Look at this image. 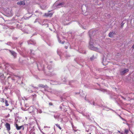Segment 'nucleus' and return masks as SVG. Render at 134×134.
<instances>
[{"mask_svg": "<svg viewBox=\"0 0 134 134\" xmlns=\"http://www.w3.org/2000/svg\"><path fill=\"white\" fill-rule=\"evenodd\" d=\"M5 126L8 131H9L10 129V124L8 123H7L5 124Z\"/></svg>", "mask_w": 134, "mask_h": 134, "instance_id": "1", "label": "nucleus"}, {"mask_svg": "<svg viewBox=\"0 0 134 134\" xmlns=\"http://www.w3.org/2000/svg\"><path fill=\"white\" fill-rule=\"evenodd\" d=\"M34 109L33 106H31L28 109V111L30 113H31L33 112L34 111Z\"/></svg>", "mask_w": 134, "mask_h": 134, "instance_id": "2", "label": "nucleus"}, {"mask_svg": "<svg viewBox=\"0 0 134 134\" xmlns=\"http://www.w3.org/2000/svg\"><path fill=\"white\" fill-rule=\"evenodd\" d=\"M129 71V69H125L123 71H121L120 72V74L121 75H124L125 73L128 72Z\"/></svg>", "mask_w": 134, "mask_h": 134, "instance_id": "3", "label": "nucleus"}, {"mask_svg": "<svg viewBox=\"0 0 134 134\" xmlns=\"http://www.w3.org/2000/svg\"><path fill=\"white\" fill-rule=\"evenodd\" d=\"M53 15V13H45L44 16L47 17L49 16L50 17H51Z\"/></svg>", "mask_w": 134, "mask_h": 134, "instance_id": "4", "label": "nucleus"}, {"mask_svg": "<svg viewBox=\"0 0 134 134\" xmlns=\"http://www.w3.org/2000/svg\"><path fill=\"white\" fill-rule=\"evenodd\" d=\"M17 4L20 5H25V2L24 1L19 2H17Z\"/></svg>", "mask_w": 134, "mask_h": 134, "instance_id": "5", "label": "nucleus"}, {"mask_svg": "<svg viewBox=\"0 0 134 134\" xmlns=\"http://www.w3.org/2000/svg\"><path fill=\"white\" fill-rule=\"evenodd\" d=\"M15 127L16 129L18 130H20L21 128L23 127V126L22 125L20 126H18V125L17 124H16L15 125Z\"/></svg>", "mask_w": 134, "mask_h": 134, "instance_id": "6", "label": "nucleus"}, {"mask_svg": "<svg viewBox=\"0 0 134 134\" xmlns=\"http://www.w3.org/2000/svg\"><path fill=\"white\" fill-rule=\"evenodd\" d=\"M9 51L12 54V55H13L14 57H15L16 56V53L15 52L11 51L10 50H9Z\"/></svg>", "mask_w": 134, "mask_h": 134, "instance_id": "7", "label": "nucleus"}, {"mask_svg": "<svg viewBox=\"0 0 134 134\" xmlns=\"http://www.w3.org/2000/svg\"><path fill=\"white\" fill-rule=\"evenodd\" d=\"M114 33L113 32H110L109 34V36L110 37H112L113 36V35H114Z\"/></svg>", "mask_w": 134, "mask_h": 134, "instance_id": "8", "label": "nucleus"}, {"mask_svg": "<svg viewBox=\"0 0 134 134\" xmlns=\"http://www.w3.org/2000/svg\"><path fill=\"white\" fill-rule=\"evenodd\" d=\"M38 86L40 87H41L42 88H44L45 87V86L41 84L39 85Z\"/></svg>", "mask_w": 134, "mask_h": 134, "instance_id": "9", "label": "nucleus"}, {"mask_svg": "<svg viewBox=\"0 0 134 134\" xmlns=\"http://www.w3.org/2000/svg\"><path fill=\"white\" fill-rule=\"evenodd\" d=\"M5 106H8L9 105V104L8 103V101L7 100H5Z\"/></svg>", "mask_w": 134, "mask_h": 134, "instance_id": "10", "label": "nucleus"}, {"mask_svg": "<svg viewBox=\"0 0 134 134\" xmlns=\"http://www.w3.org/2000/svg\"><path fill=\"white\" fill-rule=\"evenodd\" d=\"M56 126L58 127L60 130L62 129V128L58 124H56Z\"/></svg>", "mask_w": 134, "mask_h": 134, "instance_id": "11", "label": "nucleus"}, {"mask_svg": "<svg viewBox=\"0 0 134 134\" xmlns=\"http://www.w3.org/2000/svg\"><path fill=\"white\" fill-rule=\"evenodd\" d=\"M4 98H0V101L2 103H4Z\"/></svg>", "mask_w": 134, "mask_h": 134, "instance_id": "12", "label": "nucleus"}, {"mask_svg": "<svg viewBox=\"0 0 134 134\" xmlns=\"http://www.w3.org/2000/svg\"><path fill=\"white\" fill-rule=\"evenodd\" d=\"M129 132V131L127 129H125V133L127 134Z\"/></svg>", "mask_w": 134, "mask_h": 134, "instance_id": "13", "label": "nucleus"}, {"mask_svg": "<svg viewBox=\"0 0 134 134\" xmlns=\"http://www.w3.org/2000/svg\"><path fill=\"white\" fill-rule=\"evenodd\" d=\"M64 2L61 3H60L59 4H58V5H64Z\"/></svg>", "mask_w": 134, "mask_h": 134, "instance_id": "14", "label": "nucleus"}, {"mask_svg": "<svg viewBox=\"0 0 134 134\" xmlns=\"http://www.w3.org/2000/svg\"><path fill=\"white\" fill-rule=\"evenodd\" d=\"M94 58V57L93 56H92L91 58L90 59L91 60H92Z\"/></svg>", "mask_w": 134, "mask_h": 134, "instance_id": "15", "label": "nucleus"}, {"mask_svg": "<svg viewBox=\"0 0 134 134\" xmlns=\"http://www.w3.org/2000/svg\"><path fill=\"white\" fill-rule=\"evenodd\" d=\"M49 105H53L52 103H51V102L49 103Z\"/></svg>", "mask_w": 134, "mask_h": 134, "instance_id": "16", "label": "nucleus"}, {"mask_svg": "<svg viewBox=\"0 0 134 134\" xmlns=\"http://www.w3.org/2000/svg\"><path fill=\"white\" fill-rule=\"evenodd\" d=\"M32 96H34L35 97H36V95H35V94H34V95H32Z\"/></svg>", "mask_w": 134, "mask_h": 134, "instance_id": "17", "label": "nucleus"}, {"mask_svg": "<svg viewBox=\"0 0 134 134\" xmlns=\"http://www.w3.org/2000/svg\"><path fill=\"white\" fill-rule=\"evenodd\" d=\"M132 48L133 49H134V44H133V46H132Z\"/></svg>", "mask_w": 134, "mask_h": 134, "instance_id": "18", "label": "nucleus"}, {"mask_svg": "<svg viewBox=\"0 0 134 134\" xmlns=\"http://www.w3.org/2000/svg\"><path fill=\"white\" fill-rule=\"evenodd\" d=\"M65 48L66 49H67L68 48V47L66 46H65Z\"/></svg>", "mask_w": 134, "mask_h": 134, "instance_id": "19", "label": "nucleus"}, {"mask_svg": "<svg viewBox=\"0 0 134 134\" xmlns=\"http://www.w3.org/2000/svg\"><path fill=\"white\" fill-rule=\"evenodd\" d=\"M122 97V98H124V97Z\"/></svg>", "mask_w": 134, "mask_h": 134, "instance_id": "20", "label": "nucleus"}, {"mask_svg": "<svg viewBox=\"0 0 134 134\" xmlns=\"http://www.w3.org/2000/svg\"><path fill=\"white\" fill-rule=\"evenodd\" d=\"M96 48V49H97V48Z\"/></svg>", "mask_w": 134, "mask_h": 134, "instance_id": "21", "label": "nucleus"}, {"mask_svg": "<svg viewBox=\"0 0 134 134\" xmlns=\"http://www.w3.org/2000/svg\"><path fill=\"white\" fill-rule=\"evenodd\" d=\"M50 12V11H49L48 12Z\"/></svg>", "mask_w": 134, "mask_h": 134, "instance_id": "22", "label": "nucleus"}, {"mask_svg": "<svg viewBox=\"0 0 134 134\" xmlns=\"http://www.w3.org/2000/svg\"><path fill=\"white\" fill-rule=\"evenodd\" d=\"M24 129V127H23V130Z\"/></svg>", "mask_w": 134, "mask_h": 134, "instance_id": "23", "label": "nucleus"}]
</instances>
